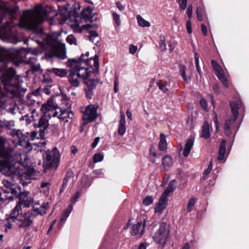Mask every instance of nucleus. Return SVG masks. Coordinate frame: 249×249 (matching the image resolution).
I'll return each instance as SVG.
<instances>
[{"label": "nucleus", "mask_w": 249, "mask_h": 249, "mask_svg": "<svg viewBox=\"0 0 249 249\" xmlns=\"http://www.w3.org/2000/svg\"><path fill=\"white\" fill-rule=\"evenodd\" d=\"M73 209V205L70 204L68 206L67 209L62 213L60 221L58 222V224H60L61 222H65L67 218L69 216L72 210Z\"/></svg>", "instance_id": "27"}, {"label": "nucleus", "mask_w": 249, "mask_h": 249, "mask_svg": "<svg viewBox=\"0 0 249 249\" xmlns=\"http://www.w3.org/2000/svg\"><path fill=\"white\" fill-rule=\"evenodd\" d=\"M180 72L181 75L185 81L187 82L188 81L190 80V78L187 77L186 75V72L184 67L181 68L180 70Z\"/></svg>", "instance_id": "53"}, {"label": "nucleus", "mask_w": 249, "mask_h": 249, "mask_svg": "<svg viewBox=\"0 0 249 249\" xmlns=\"http://www.w3.org/2000/svg\"><path fill=\"white\" fill-rule=\"evenodd\" d=\"M200 104L204 110L206 111L208 110V104L206 100L205 99L202 98L200 100Z\"/></svg>", "instance_id": "51"}, {"label": "nucleus", "mask_w": 249, "mask_h": 249, "mask_svg": "<svg viewBox=\"0 0 249 249\" xmlns=\"http://www.w3.org/2000/svg\"><path fill=\"white\" fill-rule=\"evenodd\" d=\"M162 164L164 166H169L172 161V159L169 156H164L162 160Z\"/></svg>", "instance_id": "47"}, {"label": "nucleus", "mask_w": 249, "mask_h": 249, "mask_svg": "<svg viewBox=\"0 0 249 249\" xmlns=\"http://www.w3.org/2000/svg\"><path fill=\"white\" fill-rule=\"evenodd\" d=\"M29 52L31 54L34 55L35 56L42 53L41 50L38 48H31L29 49Z\"/></svg>", "instance_id": "50"}, {"label": "nucleus", "mask_w": 249, "mask_h": 249, "mask_svg": "<svg viewBox=\"0 0 249 249\" xmlns=\"http://www.w3.org/2000/svg\"><path fill=\"white\" fill-rule=\"evenodd\" d=\"M137 50V47L132 44L130 45L129 47V51L130 53L134 54Z\"/></svg>", "instance_id": "57"}, {"label": "nucleus", "mask_w": 249, "mask_h": 249, "mask_svg": "<svg viewBox=\"0 0 249 249\" xmlns=\"http://www.w3.org/2000/svg\"><path fill=\"white\" fill-rule=\"evenodd\" d=\"M167 147V143L165 139V136L163 134L160 135V141L159 143V148L160 150L163 151Z\"/></svg>", "instance_id": "31"}, {"label": "nucleus", "mask_w": 249, "mask_h": 249, "mask_svg": "<svg viewBox=\"0 0 249 249\" xmlns=\"http://www.w3.org/2000/svg\"><path fill=\"white\" fill-rule=\"evenodd\" d=\"M157 153L156 152V148L153 145H151L149 149V153L148 159L149 161L153 163H156V158L157 157Z\"/></svg>", "instance_id": "29"}, {"label": "nucleus", "mask_w": 249, "mask_h": 249, "mask_svg": "<svg viewBox=\"0 0 249 249\" xmlns=\"http://www.w3.org/2000/svg\"><path fill=\"white\" fill-rule=\"evenodd\" d=\"M89 35L86 36V39H89L91 42L96 44L98 42V34L95 31H89Z\"/></svg>", "instance_id": "28"}, {"label": "nucleus", "mask_w": 249, "mask_h": 249, "mask_svg": "<svg viewBox=\"0 0 249 249\" xmlns=\"http://www.w3.org/2000/svg\"><path fill=\"white\" fill-rule=\"evenodd\" d=\"M138 24L142 27H148L150 26V23L149 21L145 20L140 15H137L136 17Z\"/></svg>", "instance_id": "32"}, {"label": "nucleus", "mask_w": 249, "mask_h": 249, "mask_svg": "<svg viewBox=\"0 0 249 249\" xmlns=\"http://www.w3.org/2000/svg\"><path fill=\"white\" fill-rule=\"evenodd\" d=\"M51 118V114L49 112L44 113L40 117L37 124L39 128V136L41 139L44 138L45 131L49 126V119Z\"/></svg>", "instance_id": "12"}, {"label": "nucleus", "mask_w": 249, "mask_h": 249, "mask_svg": "<svg viewBox=\"0 0 249 249\" xmlns=\"http://www.w3.org/2000/svg\"><path fill=\"white\" fill-rule=\"evenodd\" d=\"M73 173L71 171L67 172L63 180V184L67 186L68 181L73 177Z\"/></svg>", "instance_id": "38"}, {"label": "nucleus", "mask_w": 249, "mask_h": 249, "mask_svg": "<svg viewBox=\"0 0 249 249\" xmlns=\"http://www.w3.org/2000/svg\"><path fill=\"white\" fill-rule=\"evenodd\" d=\"M169 234L170 231L167 229L166 224L162 222L160 224L158 231L155 233L153 239L156 243L162 244L163 246L169 238Z\"/></svg>", "instance_id": "9"}, {"label": "nucleus", "mask_w": 249, "mask_h": 249, "mask_svg": "<svg viewBox=\"0 0 249 249\" xmlns=\"http://www.w3.org/2000/svg\"><path fill=\"white\" fill-rule=\"evenodd\" d=\"M145 226V220L138 221L136 224L132 226V230L131 233L132 235H136L139 234L141 236L144 232V228Z\"/></svg>", "instance_id": "15"}, {"label": "nucleus", "mask_w": 249, "mask_h": 249, "mask_svg": "<svg viewBox=\"0 0 249 249\" xmlns=\"http://www.w3.org/2000/svg\"><path fill=\"white\" fill-rule=\"evenodd\" d=\"M66 4L58 6L56 15L61 17V20L66 21L69 18L73 16L77 17L78 15V11L80 6L75 0H66Z\"/></svg>", "instance_id": "7"}, {"label": "nucleus", "mask_w": 249, "mask_h": 249, "mask_svg": "<svg viewBox=\"0 0 249 249\" xmlns=\"http://www.w3.org/2000/svg\"><path fill=\"white\" fill-rule=\"evenodd\" d=\"M196 202V199L194 197L191 198L189 199L188 205H187V211L189 213L191 212L193 207H194Z\"/></svg>", "instance_id": "37"}, {"label": "nucleus", "mask_w": 249, "mask_h": 249, "mask_svg": "<svg viewBox=\"0 0 249 249\" xmlns=\"http://www.w3.org/2000/svg\"><path fill=\"white\" fill-rule=\"evenodd\" d=\"M194 141L192 139H189L185 143L183 155L185 157H187L194 145Z\"/></svg>", "instance_id": "25"}, {"label": "nucleus", "mask_w": 249, "mask_h": 249, "mask_svg": "<svg viewBox=\"0 0 249 249\" xmlns=\"http://www.w3.org/2000/svg\"><path fill=\"white\" fill-rule=\"evenodd\" d=\"M199 54L197 53H195V64L196 68V70L198 72L200 77H201V71L200 70V68L199 65Z\"/></svg>", "instance_id": "42"}, {"label": "nucleus", "mask_w": 249, "mask_h": 249, "mask_svg": "<svg viewBox=\"0 0 249 249\" xmlns=\"http://www.w3.org/2000/svg\"><path fill=\"white\" fill-rule=\"evenodd\" d=\"M28 195L29 193L28 192L19 193L18 195L19 202L18 204H20L21 206L23 205L25 207H30L32 205L33 202L28 199Z\"/></svg>", "instance_id": "16"}, {"label": "nucleus", "mask_w": 249, "mask_h": 249, "mask_svg": "<svg viewBox=\"0 0 249 249\" xmlns=\"http://www.w3.org/2000/svg\"><path fill=\"white\" fill-rule=\"evenodd\" d=\"M232 116L225 121L224 124V133L226 136L231 137L232 131L236 129V131L239 126L235 122L238 117V109L241 107V102L237 100L236 102H231L230 103Z\"/></svg>", "instance_id": "6"}, {"label": "nucleus", "mask_w": 249, "mask_h": 249, "mask_svg": "<svg viewBox=\"0 0 249 249\" xmlns=\"http://www.w3.org/2000/svg\"><path fill=\"white\" fill-rule=\"evenodd\" d=\"M211 63L213 68L216 71V74L222 72V70L221 69V66L218 64V63L216 61L214 60H212Z\"/></svg>", "instance_id": "36"}, {"label": "nucleus", "mask_w": 249, "mask_h": 249, "mask_svg": "<svg viewBox=\"0 0 249 249\" xmlns=\"http://www.w3.org/2000/svg\"><path fill=\"white\" fill-rule=\"evenodd\" d=\"M80 192L77 191L75 194L71 197V201L72 203H75L77 201L78 198L80 197Z\"/></svg>", "instance_id": "52"}, {"label": "nucleus", "mask_w": 249, "mask_h": 249, "mask_svg": "<svg viewBox=\"0 0 249 249\" xmlns=\"http://www.w3.org/2000/svg\"><path fill=\"white\" fill-rule=\"evenodd\" d=\"M205 15L204 10L201 8H197L196 10L197 18L199 21L203 20V16Z\"/></svg>", "instance_id": "41"}, {"label": "nucleus", "mask_w": 249, "mask_h": 249, "mask_svg": "<svg viewBox=\"0 0 249 249\" xmlns=\"http://www.w3.org/2000/svg\"><path fill=\"white\" fill-rule=\"evenodd\" d=\"M104 156L100 153H96L93 156V160L94 162L96 163L100 162L103 160Z\"/></svg>", "instance_id": "43"}, {"label": "nucleus", "mask_w": 249, "mask_h": 249, "mask_svg": "<svg viewBox=\"0 0 249 249\" xmlns=\"http://www.w3.org/2000/svg\"><path fill=\"white\" fill-rule=\"evenodd\" d=\"M193 5L192 4H190L187 8V14L188 18L191 19L192 17L193 14Z\"/></svg>", "instance_id": "54"}, {"label": "nucleus", "mask_w": 249, "mask_h": 249, "mask_svg": "<svg viewBox=\"0 0 249 249\" xmlns=\"http://www.w3.org/2000/svg\"><path fill=\"white\" fill-rule=\"evenodd\" d=\"M213 167V163L211 161L208 165V168L205 170L204 173V176H208L211 172Z\"/></svg>", "instance_id": "55"}, {"label": "nucleus", "mask_w": 249, "mask_h": 249, "mask_svg": "<svg viewBox=\"0 0 249 249\" xmlns=\"http://www.w3.org/2000/svg\"><path fill=\"white\" fill-rule=\"evenodd\" d=\"M98 107L97 106L90 105L85 107L83 112V125H86L96 119L98 116L97 113Z\"/></svg>", "instance_id": "10"}, {"label": "nucleus", "mask_w": 249, "mask_h": 249, "mask_svg": "<svg viewBox=\"0 0 249 249\" xmlns=\"http://www.w3.org/2000/svg\"><path fill=\"white\" fill-rule=\"evenodd\" d=\"M116 5L120 11H123L124 9V6L119 1L116 2Z\"/></svg>", "instance_id": "60"}, {"label": "nucleus", "mask_w": 249, "mask_h": 249, "mask_svg": "<svg viewBox=\"0 0 249 249\" xmlns=\"http://www.w3.org/2000/svg\"><path fill=\"white\" fill-rule=\"evenodd\" d=\"M177 186V182L176 180L173 179L170 181L167 188L162 194V196L168 198V196L170 193L174 192Z\"/></svg>", "instance_id": "21"}, {"label": "nucleus", "mask_w": 249, "mask_h": 249, "mask_svg": "<svg viewBox=\"0 0 249 249\" xmlns=\"http://www.w3.org/2000/svg\"><path fill=\"white\" fill-rule=\"evenodd\" d=\"M201 28L202 34L204 36H206L207 35V27L204 24H202L201 25Z\"/></svg>", "instance_id": "59"}, {"label": "nucleus", "mask_w": 249, "mask_h": 249, "mask_svg": "<svg viewBox=\"0 0 249 249\" xmlns=\"http://www.w3.org/2000/svg\"><path fill=\"white\" fill-rule=\"evenodd\" d=\"M47 58H52L53 57L60 59H64L66 57L65 45L63 43L57 42L52 48V52L46 53Z\"/></svg>", "instance_id": "11"}, {"label": "nucleus", "mask_w": 249, "mask_h": 249, "mask_svg": "<svg viewBox=\"0 0 249 249\" xmlns=\"http://www.w3.org/2000/svg\"><path fill=\"white\" fill-rule=\"evenodd\" d=\"M44 161L43 167L44 172H46L47 169L54 168L56 169L59 164L60 155L56 150L54 148L53 150H47L42 154Z\"/></svg>", "instance_id": "8"}, {"label": "nucleus", "mask_w": 249, "mask_h": 249, "mask_svg": "<svg viewBox=\"0 0 249 249\" xmlns=\"http://www.w3.org/2000/svg\"><path fill=\"white\" fill-rule=\"evenodd\" d=\"M112 17L113 20H114L117 25L118 26H120L121 24V19L120 15L117 13L114 12L112 14Z\"/></svg>", "instance_id": "49"}, {"label": "nucleus", "mask_w": 249, "mask_h": 249, "mask_svg": "<svg viewBox=\"0 0 249 249\" xmlns=\"http://www.w3.org/2000/svg\"><path fill=\"white\" fill-rule=\"evenodd\" d=\"M186 28L188 34H190L192 33V23L190 20L186 22Z\"/></svg>", "instance_id": "56"}, {"label": "nucleus", "mask_w": 249, "mask_h": 249, "mask_svg": "<svg viewBox=\"0 0 249 249\" xmlns=\"http://www.w3.org/2000/svg\"><path fill=\"white\" fill-rule=\"evenodd\" d=\"M67 41L68 43H69L70 44H74L76 45V39L72 35H69L67 38H66Z\"/></svg>", "instance_id": "46"}, {"label": "nucleus", "mask_w": 249, "mask_h": 249, "mask_svg": "<svg viewBox=\"0 0 249 249\" xmlns=\"http://www.w3.org/2000/svg\"><path fill=\"white\" fill-rule=\"evenodd\" d=\"M99 140H100V137H96L94 139L93 142L91 144L92 148H94L97 146V144L98 143V142H99Z\"/></svg>", "instance_id": "58"}, {"label": "nucleus", "mask_w": 249, "mask_h": 249, "mask_svg": "<svg viewBox=\"0 0 249 249\" xmlns=\"http://www.w3.org/2000/svg\"><path fill=\"white\" fill-rule=\"evenodd\" d=\"M67 113L66 115L68 118L71 119L73 118V113L72 111L67 109Z\"/></svg>", "instance_id": "61"}, {"label": "nucleus", "mask_w": 249, "mask_h": 249, "mask_svg": "<svg viewBox=\"0 0 249 249\" xmlns=\"http://www.w3.org/2000/svg\"><path fill=\"white\" fill-rule=\"evenodd\" d=\"M93 27V28H97L98 27V25L96 24H85L80 26V24L77 23V22H75V24L73 25V29L74 32L75 33H82L84 30H89L90 28Z\"/></svg>", "instance_id": "17"}, {"label": "nucleus", "mask_w": 249, "mask_h": 249, "mask_svg": "<svg viewBox=\"0 0 249 249\" xmlns=\"http://www.w3.org/2000/svg\"><path fill=\"white\" fill-rule=\"evenodd\" d=\"M48 71L61 77H65L68 73L67 70L64 69L52 68L49 69Z\"/></svg>", "instance_id": "26"}, {"label": "nucleus", "mask_w": 249, "mask_h": 249, "mask_svg": "<svg viewBox=\"0 0 249 249\" xmlns=\"http://www.w3.org/2000/svg\"><path fill=\"white\" fill-rule=\"evenodd\" d=\"M3 192L4 193L7 194H11V196H6V197H8V199L11 201L14 200L15 197H18V195L17 188L15 185H14L12 188H10L9 189H4Z\"/></svg>", "instance_id": "24"}, {"label": "nucleus", "mask_w": 249, "mask_h": 249, "mask_svg": "<svg viewBox=\"0 0 249 249\" xmlns=\"http://www.w3.org/2000/svg\"><path fill=\"white\" fill-rule=\"evenodd\" d=\"M226 144V141L225 140H222L220 142L218 149V155L217 157V159L218 160L221 161L225 159Z\"/></svg>", "instance_id": "23"}, {"label": "nucleus", "mask_w": 249, "mask_h": 249, "mask_svg": "<svg viewBox=\"0 0 249 249\" xmlns=\"http://www.w3.org/2000/svg\"><path fill=\"white\" fill-rule=\"evenodd\" d=\"M92 9L90 6H88L82 10L81 13V17L86 21L93 22L94 14L92 13Z\"/></svg>", "instance_id": "18"}, {"label": "nucleus", "mask_w": 249, "mask_h": 249, "mask_svg": "<svg viewBox=\"0 0 249 249\" xmlns=\"http://www.w3.org/2000/svg\"><path fill=\"white\" fill-rule=\"evenodd\" d=\"M22 208L20 204H17L13 209L10 214L6 218L7 223L5 226L9 229L12 228L11 223L17 221L19 229H26L33 223L34 214L28 211L21 214Z\"/></svg>", "instance_id": "4"}, {"label": "nucleus", "mask_w": 249, "mask_h": 249, "mask_svg": "<svg viewBox=\"0 0 249 249\" xmlns=\"http://www.w3.org/2000/svg\"><path fill=\"white\" fill-rule=\"evenodd\" d=\"M167 200L168 198L161 195L155 208V212L160 213H161L165 209Z\"/></svg>", "instance_id": "19"}, {"label": "nucleus", "mask_w": 249, "mask_h": 249, "mask_svg": "<svg viewBox=\"0 0 249 249\" xmlns=\"http://www.w3.org/2000/svg\"><path fill=\"white\" fill-rule=\"evenodd\" d=\"M153 199L152 196H147L142 201V203L145 206H149L153 203Z\"/></svg>", "instance_id": "48"}, {"label": "nucleus", "mask_w": 249, "mask_h": 249, "mask_svg": "<svg viewBox=\"0 0 249 249\" xmlns=\"http://www.w3.org/2000/svg\"><path fill=\"white\" fill-rule=\"evenodd\" d=\"M125 119L124 113L121 112L120 120L118 130V133L120 136H123L126 132Z\"/></svg>", "instance_id": "20"}, {"label": "nucleus", "mask_w": 249, "mask_h": 249, "mask_svg": "<svg viewBox=\"0 0 249 249\" xmlns=\"http://www.w3.org/2000/svg\"><path fill=\"white\" fill-rule=\"evenodd\" d=\"M89 52L85 54H82L78 59L71 58L68 60V66L69 67L68 76L71 86L76 88L79 86L81 80H86L89 76L88 71L89 67H91L93 62L94 69L98 71L99 57L95 55L94 57H89Z\"/></svg>", "instance_id": "3"}, {"label": "nucleus", "mask_w": 249, "mask_h": 249, "mask_svg": "<svg viewBox=\"0 0 249 249\" xmlns=\"http://www.w3.org/2000/svg\"><path fill=\"white\" fill-rule=\"evenodd\" d=\"M16 12V9L9 7L6 3L0 0V32L1 34L7 36L12 35L17 26L41 34V25L48 15L46 10L40 8L32 12L24 13L17 24L12 20Z\"/></svg>", "instance_id": "1"}, {"label": "nucleus", "mask_w": 249, "mask_h": 249, "mask_svg": "<svg viewBox=\"0 0 249 249\" xmlns=\"http://www.w3.org/2000/svg\"><path fill=\"white\" fill-rule=\"evenodd\" d=\"M14 185H15L14 184H12L11 182L6 181L5 184H4V187H5V189H9L10 188H12Z\"/></svg>", "instance_id": "62"}, {"label": "nucleus", "mask_w": 249, "mask_h": 249, "mask_svg": "<svg viewBox=\"0 0 249 249\" xmlns=\"http://www.w3.org/2000/svg\"><path fill=\"white\" fill-rule=\"evenodd\" d=\"M89 75L90 73L89 72ZM90 76L84 81L87 87L85 89L86 97L87 98L90 99L93 95V90L95 89L98 83V80L94 78H89Z\"/></svg>", "instance_id": "13"}, {"label": "nucleus", "mask_w": 249, "mask_h": 249, "mask_svg": "<svg viewBox=\"0 0 249 249\" xmlns=\"http://www.w3.org/2000/svg\"><path fill=\"white\" fill-rule=\"evenodd\" d=\"M49 37V36H46V39H43V41H36V42H37L38 44H39V43H40V44H41V43H45V44H46L48 45V44H49V42H48V38Z\"/></svg>", "instance_id": "63"}, {"label": "nucleus", "mask_w": 249, "mask_h": 249, "mask_svg": "<svg viewBox=\"0 0 249 249\" xmlns=\"http://www.w3.org/2000/svg\"><path fill=\"white\" fill-rule=\"evenodd\" d=\"M29 213H32L34 215V218H35L38 214L42 215L45 213V211H43L42 209H40L38 208L34 207V209L32 211H28Z\"/></svg>", "instance_id": "39"}, {"label": "nucleus", "mask_w": 249, "mask_h": 249, "mask_svg": "<svg viewBox=\"0 0 249 249\" xmlns=\"http://www.w3.org/2000/svg\"><path fill=\"white\" fill-rule=\"evenodd\" d=\"M210 136V127L209 124L205 122L202 127L201 136L204 139L208 138Z\"/></svg>", "instance_id": "30"}, {"label": "nucleus", "mask_w": 249, "mask_h": 249, "mask_svg": "<svg viewBox=\"0 0 249 249\" xmlns=\"http://www.w3.org/2000/svg\"><path fill=\"white\" fill-rule=\"evenodd\" d=\"M60 113L58 116V118L61 121H65V123L68 122V120H67L68 117L67 116V109H60Z\"/></svg>", "instance_id": "35"}, {"label": "nucleus", "mask_w": 249, "mask_h": 249, "mask_svg": "<svg viewBox=\"0 0 249 249\" xmlns=\"http://www.w3.org/2000/svg\"><path fill=\"white\" fill-rule=\"evenodd\" d=\"M213 89L215 93L218 94L219 93V89L217 85H214L213 86Z\"/></svg>", "instance_id": "64"}, {"label": "nucleus", "mask_w": 249, "mask_h": 249, "mask_svg": "<svg viewBox=\"0 0 249 249\" xmlns=\"http://www.w3.org/2000/svg\"><path fill=\"white\" fill-rule=\"evenodd\" d=\"M13 136L17 137L18 139V142L20 143V144H21V142H22V135L21 132L20 130H17L13 132Z\"/></svg>", "instance_id": "44"}, {"label": "nucleus", "mask_w": 249, "mask_h": 249, "mask_svg": "<svg viewBox=\"0 0 249 249\" xmlns=\"http://www.w3.org/2000/svg\"><path fill=\"white\" fill-rule=\"evenodd\" d=\"M188 0H177V2L179 4L180 11L184 10L187 5Z\"/></svg>", "instance_id": "40"}, {"label": "nucleus", "mask_w": 249, "mask_h": 249, "mask_svg": "<svg viewBox=\"0 0 249 249\" xmlns=\"http://www.w3.org/2000/svg\"><path fill=\"white\" fill-rule=\"evenodd\" d=\"M27 64H31L32 65L30 70H28V71H31L32 74L38 72L40 70V66L39 63H36V57L29 58L27 61Z\"/></svg>", "instance_id": "22"}, {"label": "nucleus", "mask_w": 249, "mask_h": 249, "mask_svg": "<svg viewBox=\"0 0 249 249\" xmlns=\"http://www.w3.org/2000/svg\"><path fill=\"white\" fill-rule=\"evenodd\" d=\"M6 140L2 137L0 136V161L3 160L4 158L10 156H13L15 151L13 150L7 149L5 147Z\"/></svg>", "instance_id": "14"}, {"label": "nucleus", "mask_w": 249, "mask_h": 249, "mask_svg": "<svg viewBox=\"0 0 249 249\" xmlns=\"http://www.w3.org/2000/svg\"><path fill=\"white\" fill-rule=\"evenodd\" d=\"M216 76H217L218 78L219 79V80L222 82L223 85L225 87H228L229 86V83L227 79L225 76V75L223 73V72L221 73H219L218 74H216Z\"/></svg>", "instance_id": "34"}, {"label": "nucleus", "mask_w": 249, "mask_h": 249, "mask_svg": "<svg viewBox=\"0 0 249 249\" xmlns=\"http://www.w3.org/2000/svg\"><path fill=\"white\" fill-rule=\"evenodd\" d=\"M19 155L15 154L4 158L3 160L0 161V170L5 176L14 177L15 176H19L22 173L18 166L16 164L19 162Z\"/></svg>", "instance_id": "5"}, {"label": "nucleus", "mask_w": 249, "mask_h": 249, "mask_svg": "<svg viewBox=\"0 0 249 249\" xmlns=\"http://www.w3.org/2000/svg\"><path fill=\"white\" fill-rule=\"evenodd\" d=\"M157 84L159 88L163 92H166L168 91L169 85L167 82L162 80H159L157 82Z\"/></svg>", "instance_id": "33"}, {"label": "nucleus", "mask_w": 249, "mask_h": 249, "mask_svg": "<svg viewBox=\"0 0 249 249\" xmlns=\"http://www.w3.org/2000/svg\"><path fill=\"white\" fill-rule=\"evenodd\" d=\"M160 48L161 51H164L166 49V45L165 43V37L163 36H160Z\"/></svg>", "instance_id": "45"}, {"label": "nucleus", "mask_w": 249, "mask_h": 249, "mask_svg": "<svg viewBox=\"0 0 249 249\" xmlns=\"http://www.w3.org/2000/svg\"><path fill=\"white\" fill-rule=\"evenodd\" d=\"M18 51L14 49H0V97L4 96L2 89L13 97H21L27 89L21 87V80L16 74L13 66L18 56Z\"/></svg>", "instance_id": "2"}]
</instances>
